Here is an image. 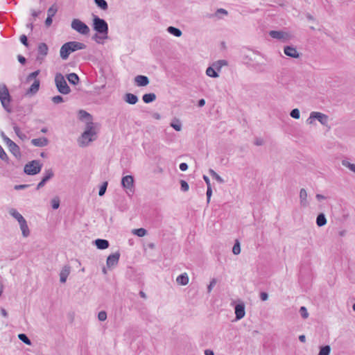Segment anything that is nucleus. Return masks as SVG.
I'll list each match as a JSON object with an SVG mask.
<instances>
[{
	"instance_id": "nucleus-4",
	"label": "nucleus",
	"mask_w": 355,
	"mask_h": 355,
	"mask_svg": "<svg viewBox=\"0 0 355 355\" xmlns=\"http://www.w3.org/2000/svg\"><path fill=\"white\" fill-rule=\"evenodd\" d=\"M0 101L3 109L8 112H12L10 103L12 97L9 93L8 89L5 84L0 85Z\"/></svg>"
},
{
	"instance_id": "nucleus-40",
	"label": "nucleus",
	"mask_w": 355,
	"mask_h": 355,
	"mask_svg": "<svg viewBox=\"0 0 355 355\" xmlns=\"http://www.w3.org/2000/svg\"><path fill=\"white\" fill-rule=\"evenodd\" d=\"M107 185H108L107 182H103V184L101 185V187L99 188V191H98L99 196H103L105 195L106 190H107Z\"/></svg>"
},
{
	"instance_id": "nucleus-9",
	"label": "nucleus",
	"mask_w": 355,
	"mask_h": 355,
	"mask_svg": "<svg viewBox=\"0 0 355 355\" xmlns=\"http://www.w3.org/2000/svg\"><path fill=\"white\" fill-rule=\"evenodd\" d=\"M318 120L322 125H327L328 123V116L318 112H312L310 114L309 118L307 119V123L311 124L313 120Z\"/></svg>"
},
{
	"instance_id": "nucleus-6",
	"label": "nucleus",
	"mask_w": 355,
	"mask_h": 355,
	"mask_svg": "<svg viewBox=\"0 0 355 355\" xmlns=\"http://www.w3.org/2000/svg\"><path fill=\"white\" fill-rule=\"evenodd\" d=\"M42 164L40 160L34 159L28 162L24 168V172L28 175H35L38 174L42 169Z\"/></svg>"
},
{
	"instance_id": "nucleus-39",
	"label": "nucleus",
	"mask_w": 355,
	"mask_h": 355,
	"mask_svg": "<svg viewBox=\"0 0 355 355\" xmlns=\"http://www.w3.org/2000/svg\"><path fill=\"white\" fill-rule=\"evenodd\" d=\"M58 12V6L56 3L53 4L47 11V16L53 17Z\"/></svg>"
},
{
	"instance_id": "nucleus-33",
	"label": "nucleus",
	"mask_w": 355,
	"mask_h": 355,
	"mask_svg": "<svg viewBox=\"0 0 355 355\" xmlns=\"http://www.w3.org/2000/svg\"><path fill=\"white\" fill-rule=\"evenodd\" d=\"M171 126L176 131L182 130V124L178 119L175 118L171 123Z\"/></svg>"
},
{
	"instance_id": "nucleus-25",
	"label": "nucleus",
	"mask_w": 355,
	"mask_h": 355,
	"mask_svg": "<svg viewBox=\"0 0 355 355\" xmlns=\"http://www.w3.org/2000/svg\"><path fill=\"white\" fill-rule=\"evenodd\" d=\"M176 282L178 284L182 286H185L189 283V277L186 272L180 275L177 279Z\"/></svg>"
},
{
	"instance_id": "nucleus-53",
	"label": "nucleus",
	"mask_w": 355,
	"mask_h": 355,
	"mask_svg": "<svg viewBox=\"0 0 355 355\" xmlns=\"http://www.w3.org/2000/svg\"><path fill=\"white\" fill-rule=\"evenodd\" d=\"M12 125L17 136H19V135L21 133L19 127L14 121L12 122Z\"/></svg>"
},
{
	"instance_id": "nucleus-29",
	"label": "nucleus",
	"mask_w": 355,
	"mask_h": 355,
	"mask_svg": "<svg viewBox=\"0 0 355 355\" xmlns=\"http://www.w3.org/2000/svg\"><path fill=\"white\" fill-rule=\"evenodd\" d=\"M284 33L281 31H270L269 32V35L275 39L281 40L284 37Z\"/></svg>"
},
{
	"instance_id": "nucleus-35",
	"label": "nucleus",
	"mask_w": 355,
	"mask_h": 355,
	"mask_svg": "<svg viewBox=\"0 0 355 355\" xmlns=\"http://www.w3.org/2000/svg\"><path fill=\"white\" fill-rule=\"evenodd\" d=\"M206 74L211 78H217L218 77V73L216 71V68H213L212 67H207L206 70Z\"/></svg>"
},
{
	"instance_id": "nucleus-47",
	"label": "nucleus",
	"mask_w": 355,
	"mask_h": 355,
	"mask_svg": "<svg viewBox=\"0 0 355 355\" xmlns=\"http://www.w3.org/2000/svg\"><path fill=\"white\" fill-rule=\"evenodd\" d=\"M180 188L182 191L186 192L189 190V184L185 180H180Z\"/></svg>"
},
{
	"instance_id": "nucleus-62",
	"label": "nucleus",
	"mask_w": 355,
	"mask_h": 355,
	"mask_svg": "<svg viewBox=\"0 0 355 355\" xmlns=\"http://www.w3.org/2000/svg\"><path fill=\"white\" fill-rule=\"evenodd\" d=\"M203 179L207 184V187H211V183H210V180H209V178L207 176V175H203Z\"/></svg>"
},
{
	"instance_id": "nucleus-34",
	"label": "nucleus",
	"mask_w": 355,
	"mask_h": 355,
	"mask_svg": "<svg viewBox=\"0 0 355 355\" xmlns=\"http://www.w3.org/2000/svg\"><path fill=\"white\" fill-rule=\"evenodd\" d=\"M331 352V347L328 345L320 347L318 355H329Z\"/></svg>"
},
{
	"instance_id": "nucleus-3",
	"label": "nucleus",
	"mask_w": 355,
	"mask_h": 355,
	"mask_svg": "<svg viewBox=\"0 0 355 355\" xmlns=\"http://www.w3.org/2000/svg\"><path fill=\"white\" fill-rule=\"evenodd\" d=\"M96 132L95 131L94 123L92 121L86 123L85 130L81 135V139H78L79 146H86L89 142L96 140Z\"/></svg>"
},
{
	"instance_id": "nucleus-5",
	"label": "nucleus",
	"mask_w": 355,
	"mask_h": 355,
	"mask_svg": "<svg viewBox=\"0 0 355 355\" xmlns=\"http://www.w3.org/2000/svg\"><path fill=\"white\" fill-rule=\"evenodd\" d=\"M55 83L58 91L62 94H68L71 89L67 85L64 77L60 73H57L55 76Z\"/></svg>"
},
{
	"instance_id": "nucleus-23",
	"label": "nucleus",
	"mask_w": 355,
	"mask_h": 355,
	"mask_svg": "<svg viewBox=\"0 0 355 355\" xmlns=\"http://www.w3.org/2000/svg\"><path fill=\"white\" fill-rule=\"evenodd\" d=\"M9 214L14 218H15L18 223H21L23 222L24 220H25L26 219L24 218V216L20 214L15 209H10L9 210Z\"/></svg>"
},
{
	"instance_id": "nucleus-27",
	"label": "nucleus",
	"mask_w": 355,
	"mask_h": 355,
	"mask_svg": "<svg viewBox=\"0 0 355 355\" xmlns=\"http://www.w3.org/2000/svg\"><path fill=\"white\" fill-rule=\"evenodd\" d=\"M20 229L21 230V234L24 237H28L30 235V230L27 225L26 220H24L21 223H19Z\"/></svg>"
},
{
	"instance_id": "nucleus-50",
	"label": "nucleus",
	"mask_w": 355,
	"mask_h": 355,
	"mask_svg": "<svg viewBox=\"0 0 355 355\" xmlns=\"http://www.w3.org/2000/svg\"><path fill=\"white\" fill-rule=\"evenodd\" d=\"M51 100L55 104H58V103L64 102L63 97L60 95L53 96Z\"/></svg>"
},
{
	"instance_id": "nucleus-18",
	"label": "nucleus",
	"mask_w": 355,
	"mask_h": 355,
	"mask_svg": "<svg viewBox=\"0 0 355 355\" xmlns=\"http://www.w3.org/2000/svg\"><path fill=\"white\" fill-rule=\"evenodd\" d=\"M94 242L96 248L99 250H105L110 246V243L106 239H97Z\"/></svg>"
},
{
	"instance_id": "nucleus-49",
	"label": "nucleus",
	"mask_w": 355,
	"mask_h": 355,
	"mask_svg": "<svg viewBox=\"0 0 355 355\" xmlns=\"http://www.w3.org/2000/svg\"><path fill=\"white\" fill-rule=\"evenodd\" d=\"M0 158L5 162H8L9 158L6 152L4 151L3 148L0 145Z\"/></svg>"
},
{
	"instance_id": "nucleus-52",
	"label": "nucleus",
	"mask_w": 355,
	"mask_h": 355,
	"mask_svg": "<svg viewBox=\"0 0 355 355\" xmlns=\"http://www.w3.org/2000/svg\"><path fill=\"white\" fill-rule=\"evenodd\" d=\"M20 42L26 47L28 46V37L26 35H21L19 37Z\"/></svg>"
},
{
	"instance_id": "nucleus-64",
	"label": "nucleus",
	"mask_w": 355,
	"mask_h": 355,
	"mask_svg": "<svg viewBox=\"0 0 355 355\" xmlns=\"http://www.w3.org/2000/svg\"><path fill=\"white\" fill-rule=\"evenodd\" d=\"M254 144L256 146H262L263 144V141L261 139H257L254 141Z\"/></svg>"
},
{
	"instance_id": "nucleus-26",
	"label": "nucleus",
	"mask_w": 355,
	"mask_h": 355,
	"mask_svg": "<svg viewBox=\"0 0 355 355\" xmlns=\"http://www.w3.org/2000/svg\"><path fill=\"white\" fill-rule=\"evenodd\" d=\"M307 193L304 189H301L300 191V204L303 207H306L308 205L307 201Z\"/></svg>"
},
{
	"instance_id": "nucleus-12",
	"label": "nucleus",
	"mask_w": 355,
	"mask_h": 355,
	"mask_svg": "<svg viewBox=\"0 0 355 355\" xmlns=\"http://www.w3.org/2000/svg\"><path fill=\"white\" fill-rule=\"evenodd\" d=\"M49 47L44 42L40 43L37 47V60H42L48 54Z\"/></svg>"
},
{
	"instance_id": "nucleus-32",
	"label": "nucleus",
	"mask_w": 355,
	"mask_h": 355,
	"mask_svg": "<svg viewBox=\"0 0 355 355\" xmlns=\"http://www.w3.org/2000/svg\"><path fill=\"white\" fill-rule=\"evenodd\" d=\"M97 7L103 10H107L108 8V4L105 0H94Z\"/></svg>"
},
{
	"instance_id": "nucleus-48",
	"label": "nucleus",
	"mask_w": 355,
	"mask_h": 355,
	"mask_svg": "<svg viewBox=\"0 0 355 355\" xmlns=\"http://www.w3.org/2000/svg\"><path fill=\"white\" fill-rule=\"evenodd\" d=\"M300 313L302 318L306 319L309 317V313L305 306H301L300 309Z\"/></svg>"
},
{
	"instance_id": "nucleus-1",
	"label": "nucleus",
	"mask_w": 355,
	"mask_h": 355,
	"mask_svg": "<svg viewBox=\"0 0 355 355\" xmlns=\"http://www.w3.org/2000/svg\"><path fill=\"white\" fill-rule=\"evenodd\" d=\"M92 28L96 32V33L92 37V39L95 40L96 42L100 43L97 40L98 38L101 40L107 39L109 28L108 24L105 19L93 15Z\"/></svg>"
},
{
	"instance_id": "nucleus-30",
	"label": "nucleus",
	"mask_w": 355,
	"mask_h": 355,
	"mask_svg": "<svg viewBox=\"0 0 355 355\" xmlns=\"http://www.w3.org/2000/svg\"><path fill=\"white\" fill-rule=\"evenodd\" d=\"M54 176V173L51 168L46 169L44 171V175L42 178L43 181L47 182Z\"/></svg>"
},
{
	"instance_id": "nucleus-8",
	"label": "nucleus",
	"mask_w": 355,
	"mask_h": 355,
	"mask_svg": "<svg viewBox=\"0 0 355 355\" xmlns=\"http://www.w3.org/2000/svg\"><path fill=\"white\" fill-rule=\"evenodd\" d=\"M121 185L126 189V193L128 196H131L135 191L134 178L128 175L123 176L121 179Z\"/></svg>"
},
{
	"instance_id": "nucleus-20",
	"label": "nucleus",
	"mask_w": 355,
	"mask_h": 355,
	"mask_svg": "<svg viewBox=\"0 0 355 355\" xmlns=\"http://www.w3.org/2000/svg\"><path fill=\"white\" fill-rule=\"evenodd\" d=\"M70 273V267L69 266H64L60 273V281L61 283H65Z\"/></svg>"
},
{
	"instance_id": "nucleus-46",
	"label": "nucleus",
	"mask_w": 355,
	"mask_h": 355,
	"mask_svg": "<svg viewBox=\"0 0 355 355\" xmlns=\"http://www.w3.org/2000/svg\"><path fill=\"white\" fill-rule=\"evenodd\" d=\"M40 73V71L38 69V70H36L32 73H31L26 78V81L27 82H30L33 79H35V78L39 75V73Z\"/></svg>"
},
{
	"instance_id": "nucleus-2",
	"label": "nucleus",
	"mask_w": 355,
	"mask_h": 355,
	"mask_svg": "<svg viewBox=\"0 0 355 355\" xmlns=\"http://www.w3.org/2000/svg\"><path fill=\"white\" fill-rule=\"evenodd\" d=\"M87 46L82 42L71 41L64 43L60 48V58L66 60L68 59L71 53L75 52L78 50L86 49Z\"/></svg>"
},
{
	"instance_id": "nucleus-21",
	"label": "nucleus",
	"mask_w": 355,
	"mask_h": 355,
	"mask_svg": "<svg viewBox=\"0 0 355 355\" xmlns=\"http://www.w3.org/2000/svg\"><path fill=\"white\" fill-rule=\"evenodd\" d=\"M78 118L80 121L87 120V121H92V116L85 110H80L78 111Z\"/></svg>"
},
{
	"instance_id": "nucleus-57",
	"label": "nucleus",
	"mask_w": 355,
	"mask_h": 355,
	"mask_svg": "<svg viewBox=\"0 0 355 355\" xmlns=\"http://www.w3.org/2000/svg\"><path fill=\"white\" fill-rule=\"evenodd\" d=\"M53 22V17L50 16H47L46 20H45V25L49 27L52 24Z\"/></svg>"
},
{
	"instance_id": "nucleus-45",
	"label": "nucleus",
	"mask_w": 355,
	"mask_h": 355,
	"mask_svg": "<svg viewBox=\"0 0 355 355\" xmlns=\"http://www.w3.org/2000/svg\"><path fill=\"white\" fill-rule=\"evenodd\" d=\"M290 116L295 119H298L300 117V112L297 108L293 109L290 112Z\"/></svg>"
},
{
	"instance_id": "nucleus-13",
	"label": "nucleus",
	"mask_w": 355,
	"mask_h": 355,
	"mask_svg": "<svg viewBox=\"0 0 355 355\" xmlns=\"http://www.w3.org/2000/svg\"><path fill=\"white\" fill-rule=\"evenodd\" d=\"M120 257V253L119 252H116L115 253H113L110 255H109L107 258L106 264L107 266L110 268L112 267H114L116 266L119 263Z\"/></svg>"
},
{
	"instance_id": "nucleus-51",
	"label": "nucleus",
	"mask_w": 355,
	"mask_h": 355,
	"mask_svg": "<svg viewBox=\"0 0 355 355\" xmlns=\"http://www.w3.org/2000/svg\"><path fill=\"white\" fill-rule=\"evenodd\" d=\"M98 319L103 322L107 319V313L105 311H101L98 314Z\"/></svg>"
},
{
	"instance_id": "nucleus-17",
	"label": "nucleus",
	"mask_w": 355,
	"mask_h": 355,
	"mask_svg": "<svg viewBox=\"0 0 355 355\" xmlns=\"http://www.w3.org/2000/svg\"><path fill=\"white\" fill-rule=\"evenodd\" d=\"M123 100L125 103L130 105H135L138 102V97L137 95L133 94L132 93H126L123 96Z\"/></svg>"
},
{
	"instance_id": "nucleus-19",
	"label": "nucleus",
	"mask_w": 355,
	"mask_h": 355,
	"mask_svg": "<svg viewBox=\"0 0 355 355\" xmlns=\"http://www.w3.org/2000/svg\"><path fill=\"white\" fill-rule=\"evenodd\" d=\"M31 144L35 146L44 147L48 145L49 139L46 137L33 139L31 140Z\"/></svg>"
},
{
	"instance_id": "nucleus-44",
	"label": "nucleus",
	"mask_w": 355,
	"mask_h": 355,
	"mask_svg": "<svg viewBox=\"0 0 355 355\" xmlns=\"http://www.w3.org/2000/svg\"><path fill=\"white\" fill-rule=\"evenodd\" d=\"M51 207L53 209H58L59 207H60V199H59V198L58 197H55L54 198H53L51 200Z\"/></svg>"
},
{
	"instance_id": "nucleus-11",
	"label": "nucleus",
	"mask_w": 355,
	"mask_h": 355,
	"mask_svg": "<svg viewBox=\"0 0 355 355\" xmlns=\"http://www.w3.org/2000/svg\"><path fill=\"white\" fill-rule=\"evenodd\" d=\"M245 304L243 302H239L234 307V313L236 320H239L242 319L245 315Z\"/></svg>"
},
{
	"instance_id": "nucleus-55",
	"label": "nucleus",
	"mask_w": 355,
	"mask_h": 355,
	"mask_svg": "<svg viewBox=\"0 0 355 355\" xmlns=\"http://www.w3.org/2000/svg\"><path fill=\"white\" fill-rule=\"evenodd\" d=\"M207 203H209L210 199L212 195V189L211 187H207Z\"/></svg>"
},
{
	"instance_id": "nucleus-36",
	"label": "nucleus",
	"mask_w": 355,
	"mask_h": 355,
	"mask_svg": "<svg viewBox=\"0 0 355 355\" xmlns=\"http://www.w3.org/2000/svg\"><path fill=\"white\" fill-rule=\"evenodd\" d=\"M209 173L210 174V175L214 179H215L219 183H223L224 182V180L216 172H215L213 169L210 168L209 170Z\"/></svg>"
},
{
	"instance_id": "nucleus-63",
	"label": "nucleus",
	"mask_w": 355,
	"mask_h": 355,
	"mask_svg": "<svg viewBox=\"0 0 355 355\" xmlns=\"http://www.w3.org/2000/svg\"><path fill=\"white\" fill-rule=\"evenodd\" d=\"M205 105V100L204 98H201L198 102V106L200 107H203Z\"/></svg>"
},
{
	"instance_id": "nucleus-24",
	"label": "nucleus",
	"mask_w": 355,
	"mask_h": 355,
	"mask_svg": "<svg viewBox=\"0 0 355 355\" xmlns=\"http://www.w3.org/2000/svg\"><path fill=\"white\" fill-rule=\"evenodd\" d=\"M327 223L326 216L324 213H320L316 218V225L319 227L324 226Z\"/></svg>"
},
{
	"instance_id": "nucleus-31",
	"label": "nucleus",
	"mask_w": 355,
	"mask_h": 355,
	"mask_svg": "<svg viewBox=\"0 0 355 355\" xmlns=\"http://www.w3.org/2000/svg\"><path fill=\"white\" fill-rule=\"evenodd\" d=\"M167 31L175 37H180L182 34L181 30L174 26H168Z\"/></svg>"
},
{
	"instance_id": "nucleus-14",
	"label": "nucleus",
	"mask_w": 355,
	"mask_h": 355,
	"mask_svg": "<svg viewBox=\"0 0 355 355\" xmlns=\"http://www.w3.org/2000/svg\"><path fill=\"white\" fill-rule=\"evenodd\" d=\"M149 83V78L146 76L138 75L135 78V83L138 87L147 86Z\"/></svg>"
},
{
	"instance_id": "nucleus-7",
	"label": "nucleus",
	"mask_w": 355,
	"mask_h": 355,
	"mask_svg": "<svg viewBox=\"0 0 355 355\" xmlns=\"http://www.w3.org/2000/svg\"><path fill=\"white\" fill-rule=\"evenodd\" d=\"M71 28L79 33L80 34L87 35L89 33V26L78 19H74L71 24Z\"/></svg>"
},
{
	"instance_id": "nucleus-56",
	"label": "nucleus",
	"mask_w": 355,
	"mask_h": 355,
	"mask_svg": "<svg viewBox=\"0 0 355 355\" xmlns=\"http://www.w3.org/2000/svg\"><path fill=\"white\" fill-rule=\"evenodd\" d=\"M30 187V184H17L14 187L15 190L24 189Z\"/></svg>"
},
{
	"instance_id": "nucleus-15",
	"label": "nucleus",
	"mask_w": 355,
	"mask_h": 355,
	"mask_svg": "<svg viewBox=\"0 0 355 355\" xmlns=\"http://www.w3.org/2000/svg\"><path fill=\"white\" fill-rule=\"evenodd\" d=\"M284 53L291 58H300V53L297 52L295 47L293 46H286L284 49Z\"/></svg>"
},
{
	"instance_id": "nucleus-37",
	"label": "nucleus",
	"mask_w": 355,
	"mask_h": 355,
	"mask_svg": "<svg viewBox=\"0 0 355 355\" xmlns=\"http://www.w3.org/2000/svg\"><path fill=\"white\" fill-rule=\"evenodd\" d=\"M132 233L139 237H143L147 234V230L144 228H138L132 230Z\"/></svg>"
},
{
	"instance_id": "nucleus-38",
	"label": "nucleus",
	"mask_w": 355,
	"mask_h": 355,
	"mask_svg": "<svg viewBox=\"0 0 355 355\" xmlns=\"http://www.w3.org/2000/svg\"><path fill=\"white\" fill-rule=\"evenodd\" d=\"M18 338L23 342L24 343L31 345L32 343L31 340L28 338V337L25 334H18Z\"/></svg>"
},
{
	"instance_id": "nucleus-58",
	"label": "nucleus",
	"mask_w": 355,
	"mask_h": 355,
	"mask_svg": "<svg viewBox=\"0 0 355 355\" xmlns=\"http://www.w3.org/2000/svg\"><path fill=\"white\" fill-rule=\"evenodd\" d=\"M268 294L266 292H261L260 293V299L262 301H266L268 300Z\"/></svg>"
},
{
	"instance_id": "nucleus-28",
	"label": "nucleus",
	"mask_w": 355,
	"mask_h": 355,
	"mask_svg": "<svg viewBox=\"0 0 355 355\" xmlns=\"http://www.w3.org/2000/svg\"><path fill=\"white\" fill-rule=\"evenodd\" d=\"M156 95L154 93L145 94L142 96V100L145 103H150L155 101Z\"/></svg>"
},
{
	"instance_id": "nucleus-10",
	"label": "nucleus",
	"mask_w": 355,
	"mask_h": 355,
	"mask_svg": "<svg viewBox=\"0 0 355 355\" xmlns=\"http://www.w3.org/2000/svg\"><path fill=\"white\" fill-rule=\"evenodd\" d=\"M6 145L8 146L9 150L10 153L16 157V158H20L21 156L20 148L18 145H17L13 141H12L10 139L8 140H6Z\"/></svg>"
},
{
	"instance_id": "nucleus-22",
	"label": "nucleus",
	"mask_w": 355,
	"mask_h": 355,
	"mask_svg": "<svg viewBox=\"0 0 355 355\" xmlns=\"http://www.w3.org/2000/svg\"><path fill=\"white\" fill-rule=\"evenodd\" d=\"M67 78L70 84L76 85L80 82V78L76 73H71L67 75Z\"/></svg>"
},
{
	"instance_id": "nucleus-41",
	"label": "nucleus",
	"mask_w": 355,
	"mask_h": 355,
	"mask_svg": "<svg viewBox=\"0 0 355 355\" xmlns=\"http://www.w3.org/2000/svg\"><path fill=\"white\" fill-rule=\"evenodd\" d=\"M232 252L236 255L240 254L241 252V245L238 240H236L235 241V243L232 248Z\"/></svg>"
},
{
	"instance_id": "nucleus-59",
	"label": "nucleus",
	"mask_w": 355,
	"mask_h": 355,
	"mask_svg": "<svg viewBox=\"0 0 355 355\" xmlns=\"http://www.w3.org/2000/svg\"><path fill=\"white\" fill-rule=\"evenodd\" d=\"M17 59L19 63H21V64H25L26 62V59L21 55H19L17 56Z\"/></svg>"
},
{
	"instance_id": "nucleus-60",
	"label": "nucleus",
	"mask_w": 355,
	"mask_h": 355,
	"mask_svg": "<svg viewBox=\"0 0 355 355\" xmlns=\"http://www.w3.org/2000/svg\"><path fill=\"white\" fill-rule=\"evenodd\" d=\"M179 167L182 171H185L188 169V164L187 163L183 162L180 164Z\"/></svg>"
},
{
	"instance_id": "nucleus-54",
	"label": "nucleus",
	"mask_w": 355,
	"mask_h": 355,
	"mask_svg": "<svg viewBox=\"0 0 355 355\" xmlns=\"http://www.w3.org/2000/svg\"><path fill=\"white\" fill-rule=\"evenodd\" d=\"M217 281L215 278H213L210 282L209 284L207 286V292L210 293L213 288V287L216 285Z\"/></svg>"
},
{
	"instance_id": "nucleus-42",
	"label": "nucleus",
	"mask_w": 355,
	"mask_h": 355,
	"mask_svg": "<svg viewBox=\"0 0 355 355\" xmlns=\"http://www.w3.org/2000/svg\"><path fill=\"white\" fill-rule=\"evenodd\" d=\"M227 64V61L225 60H218L214 64V66L215 67L216 69L218 71H220L221 67L223 65H226Z\"/></svg>"
},
{
	"instance_id": "nucleus-16",
	"label": "nucleus",
	"mask_w": 355,
	"mask_h": 355,
	"mask_svg": "<svg viewBox=\"0 0 355 355\" xmlns=\"http://www.w3.org/2000/svg\"><path fill=\"white\" fill-rule=\"evenodd\" d=\"M40 85V81L38 79H35L31 86L27 89L26 94V95H34L35 94L39 89Z\"/></svg>"
},
{
	"instance_id": "nucleus-43",
	"label": "nucleus",
	"mask_w": 355,
	"mask_h": 355,
	"mask_svg": "<svg viewBox=\"0 0 355 355\" xmlns=\"http://www.w3.org/2000/svg\"><path fill=\"white\" fill-rule=\"evenodd\" d=\"M342 164L344 166L347 167L350 171H352L354 173H355V164H351L347 160H343L342 161Z\"/></svg>"
},
{
	"instance_id": "nucleus-61",
	"label": "nucleus",
	"mask_w": 355,
	"mask_h": 355,
	"mask_svg": "<svg viewBox=\"0 0 355 355\" xmlns=\"http://www.w3.org/2000/svg\"><path fill=\"white\" fill-rule=\"evenodd\" d=\"M46 183V182L45 181H43L42 180H41V181L37 184L36 189L37 190L40 189L45 185Z\"/></svg>"
}]
</instances>
